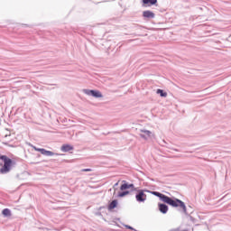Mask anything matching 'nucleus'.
Returning a JSON list of instances; mask_svg holds the SVG:
<instances>
[{"label": "nucleus", "mask_w": 231, "mask_h": 231, "mask_svg": "<svg viewBox=\"0 0 231 231\" xmlns=\"http://www.w3.org/2000/svg\"><path fill=\"white\" fill-rule=\"evenodd\" d=\"M0 160H3L4 166L0 169L1 174H7L12 170V167L15 166V161L8 158L6 155L0 154Z\"/></svg>", "instance_id": "f257e3e1"}, {"label": "nucleus", "mask_w": 231, "mask_h": 231, "mask_svg": "<svg viewBox=\"0 0 231 231\" xmlns=\"http://www.w3.org/2000/svg\"><path fill=\"white\" fill-rule=\"evenodd\" d=\"M164 203H167V205H170L171 207H173L175 208L180 207V208H182L184 214H189L187 213V206H185V202L181 201L180 199H172L167 196Z\"/></svg>", "instance_id": "f03ea898"}, {"label": "nucleus", "mask_w": 231, "mask_h": 231, "mask_svg": "<svg viewBox=\"0 0 231 231\" xmlns=\"http://www.w3.org/2000/svg\"><path fill=\"white\" fill-rule=\"evenodd\" d=\"M144 192H149V190L139 189L135 195V199L138 203H145L147 201V195Z\"/></svg>", "instance_id": "7ed1b4c3"}, {"label": "nucleus", "mask_w": 231, "mask_h": 231, "mask_svg": "<svg viewBox=\"0 0 231 231\" xmlns=\"http://www.w3.org/2000/svg\"><path fill=\"white\" fill-rule=\"evenodd\" d=\"M83 93L88 97H94V98H102V92L98 90L83 89Z\"/></svg>", "instance_id": "20e7f679"}, {"label": "nucleus", "mask_w": 231, "mask_h": 231, "mask_svg": "<svg viewBox=\"0 0 231 231\" xmlns=\"http://www.w3.org/2000/svg\"><path fill=\"white\" fill-rule=\"evenodd\" d=\"M35 151H38L39 152H41V154H43V156H55V152H51V151H48L44 148H35Z\"/></svg>", "instance_id": "39448f33"}, {"label": "nucleus", "mask_w": 231, "mask_h": 231, "mask_svg": "<svg viewBox=\"0 0 231 231\" xmlns=\"http://www.w3.org/2000/svg\"><path fill=\"white\" fill-rule=\"evenodd\" d=\"M151 134H152V133L149 130H141L140 136L143 140H149V138H151Z\"/></svg>", "instance_id": "423d86ee"}, {"label": "nucleus", "mask_w": 231, "mask_h": 231, "mask_svg": "<svg viewBox=\"0 0 231 231\" xmlns=\"http://www.w3.org/2000/svg\"><path fill=\"white\" fill-rule=\"evenodd\" d=\"M143 17L145 19H154L156 17V14L152 11L147 10L143 12Z\"/></svg>", "instance_id": "0eeeda50"}, {"label": "nucleus", "mask_w": 231, "mask_h": 231, "mask_svg": "<svg viewBox=\"0 0 231 231\" xmlns=\"http://www.w3.org/2000/svg\"><path fill=\"white\" fill-rule=\"evenodd\" d=\"M127 189H134V184H129L127 181L123 180V184L120 187V190H127Z\"/></svg>", "instance_id": "6e6552de"}, {"label": "nucleus", "mask_w": 231, "mask_h": 231, "mask_svg": "<svg viewBox=\"0 0 231 231\" xmlns=\"http://www.w3.org/2000/svg\"><path fill=\"white\" fill-rule=\"evenodd\" d=\"M158 207L162 214H167V212H169V206H167L166 204L159 203Z\"/></svg>", "instance_id": "1a4fd4ad"}, {"label": "nucleus", "mask_w": 231, "mask_h": 231, "mask_svg": "<svg viewBox=\"0 0 231 231\" xmlns=\"http://www.w3.org/2000/svg\"><path fill=\"white\" fill-rule=\"evenodd\" d=\"M152 194H153V196H156L158 199H160L161 201H163V203L165 202V199H167V195L162 194L158 191H152Z\"/></svg>", "instance_id": "9d476101"}, {"label": "nucleus", "mask_w": 231, "mask_h": 231, "mask_svg": "<svg viewBox=\"0 0 231 231\" xmlns=\"http://www.w3.org/2000/svg\"><path fill=\"white\" fill-rule=\"evenodd\" d=\"M73 145L70 144H63L60 148L62 152H69V151H73Z\"/></svg>", "instance_id": "9b49d317"}, {"label": "nucleus", "mask_w": 231, "mask_h": 231, "mask_svg": "<svg viewBox=\"0 0 231 231\" xmlns=\"http://www.w3.org/2000/svg\"><path fill=\"white\" fill-rule=\"evenodd\" d=\"M118 207V200L114 199L111 201V203L108 205V210H113Z\"/></svg>", "instance_id": "f8f14e48"}, {"label": "nucleus", "mask_w": 231, "mask_h": 231, "mask_svg": "<svg viewBox=\"0 0 231 231\" xmlns=\"http://www.w3.org/2000/svg\"><path fill=\"white\" fill-rule=\"evenodd\" d=\"M2 214H3L4 217H11L12 210H10V208H5V209H3Z\"/></svg>", "instance_id": "ddd939ff"}, {"label": "nucleus", "mask_w": 231, "mask_h": 231, "mask_svg": "<svg viewBox=\"0 0 231 231\" xmlns=\"http://www.w3.org/2000/svg\"><path fill=\"white\" fill-rule=\"evenodd\" d=\"M158 3V0H143V5H150L151 6H154Z\"/></svg>", "instance_id": "4468645a"}, {"label": "nucleus", "mask_w": 231, "mask_h": 231, "mask_svg": "<svg viewBox=\"0 0 231 231\" xmlns=\"http://www.w3.org/2000/svg\"><path fill=\"white\" fill-rule=\"evenodd\" d=\"M157 95H160V97H167V92L163 91V89H157Z\"/></svg>", "instance_id": "2eb2a0df"}, {"label": "nucleus", "mask_w": 231, "mask_h": 231, "mask_svg": "<svg viewBox=\"0 0 231 231\" xmlns=\"http://www.w3.org/2000/svg\"><path fill=\"white\" fill-rule=\"evenodd\" d=\"M127 194H129V191L125 190V191H121L118 193V197L119 198H124V196H127Z\"/></svg>", "instance_id": "dca6fc26"}, {"label": "nucleus", "mask_w": 231, "mask_h": 231, "mask_svg": "<svg viewBox=\"0 0 231 231\" xmlns=\"http://www.w3.org/2000/svg\"><path fill=\"white\" fill-rule=\"evenodd\" d=\"M91 171H93V170L87 168V169H82L81 172H91Z\"/></svg>", "instance_id": "f3484780"}, {"label": "nucleus", "mask_w": 231, "mask_h": 231, "mask_svg": "<svg viewBox=\"0 0 231 231\" xmlns=\"http://www.w3.org/2000/svg\"><path fill=\"white\" fill-rule=\"evenodd\" d=\"M125 228H127L128 230H134V231H136V229H134L133 226H129V225H125Z\"/></svg>", "instance_id": "a211bd4d"}, {"label": "nucleus", "mask_w": 231, "mask_h": 231, "mask_svg": "<svg viewBox=\"0 0 231 231\" xmlns=\"http://www.w3.org/2000/svg\"><path fill=\"white\" fill-rule=\"evenodd\" d=\"M114 187H118V182H116V183L114 185Z\"/></svg>", "instance_id": "6ab92c4d"}]
</instances>
